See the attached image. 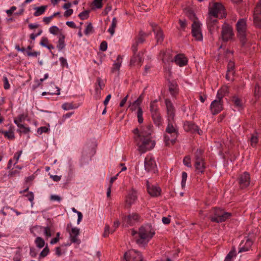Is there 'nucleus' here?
<instances>
[{"instance_id": "a211bd4d", "label": "nucleus", "mask_w": 261, "mask_h": 261, "mask_svg": "<svg viewBox=\"0 0 261 261\" xmlns=\"http://www.w3.org/2000/svg\"><path fill=\"white\" fill-rule=\"evenodd\" d=\"M173 61L177 65L180 67L184 66L188 63L187 58L184 54H179L176 55L173 59Z\"/></svg>"}, {"instance_id": "aec40b11", "label": "nucleus", "mask_w": 261, "mask_h": 261, "mask_svg": "<svg viewBox=\"0 0 261 261\" xmlns=\"http://www.w3.org/2000/svg\"><path fill=\"white\" fill-rule=\"evenodd\" d=\"M209 11H213L215 13V16L218 17V14L224 13V7L221 3H216L210 8Z\"/></svg>"}, {"instance_id": "ddd939ff", "label": "nucleus", "mask_w": 261, "mask_h": 261, "mask_svg": "<svg viewBox=\"0 0 261 261\" xmlns=\"http://www.w3.org/2000/svg\"><path fill=\"white\" fill-rule=\"evenodd\" d=\"M254 24L261 28V1L257 3L253 15Z\"/></svg>"}, {"instance_id": "4d7b16f0", "label": "nucleus", "mask_w": 261, "mask_h": 261, "mask_svg": "<svg viewBox=\"0 0 261 261\" xmlns=\"http://www.w3.org/2000/svg\"><path fill=\"white\" fill-rule=\"evenodd\" d=\"M184 164L188 167H191V158L189 156H186L183 160Z\"/></svg>"}, {"instance_id": "49530a36", "label": "nucleus", "mask_w": 261, "mask_h": 261, "mask_svg": "<svg viewBox=\"0 0 261 261\" xmlns=\"http://www.w3.org/2000/svg\"><path fill=\"white\" fill-rule=\"evenodd\" d=\"M2 133L4 134L5 137L10 140H13L15 138L14 134L13 131H2Z\"/></svg>"}, {"instance_id": "c85d7f7f", "label": "nucleus", "mask_w": 261, "mask_h": 261, "mask_svg": "<svg viewBox=\"0 0 261 261\" xmlns=\"http://www.w3.org/2000/svg\"><path fill=\"white\" fill-rule=\"evenodd\" d=\"M150 34V33H145L142 31H140L138 36L137 37H136L135 40L139 44H142L145 41V38L149 36Z\"/></svg>"}, {"instance_id": "6e6552de", "label": "nucleus", "mask_w": 261, "mask_h": 261, "mask_svg": "<svg viewBox=\"0 0 261 261\" xmlns=\"http://www.w3.org/2000/svg\"><path fill=\"white\" fill-rule=\"evenodd\" d=\"M137 199V192L133 188L130 190L126 196L124 207L129 208Z\"/></svg>"}, {"instance_id": "39448f33", "label": "nucleus", "mask_w": 261, "mask_h": 261, "mask_svg": "<svg viewBox=\"0 0 261 261\" xmlns=\"http://www.w3.org/2000/svg\"><path fill=\"white\" fill-rule=\"evenodd\" d=\"M212 212L213 215L210 217L211 221L218 223L224 222L231 216V213L220 208H215Z\"/></svg>"}, {"instance_id": "6ab92c4d", "label": "nucleus", "mask_w": 261, "mask_h": 261, "mask_svg": "<svg viewBox=\"0 0 261 261\" xmlns=\"http://www.w3.org/2000/svg\"><path fill=\"white\" fill-rule=\"evenodd\" d=\"M147 189L148 193L151 196L156 197L160 195L161 191L160 188L153 185L150 186L148 181H147Z\"/></svg>"}, {"instance_id": "c03bdc74", "label": "nucleus", "mask_w": 261, "mask_h": 261, "mask_svg": "<svg viewBox=\"0 0 261 261\" xmlns=\"http://www.w3.org/2000/svg\"><path fill=\"white\" fill-rule=\"evenodd\" d=\"M77 106H74L72 103L66 102L62 105V108L65 110H70L73 109L77 108Z\"/></svg>"}, {"instance_id": "a878e982", "label": "nucleus", "mask_w": 261, "mask_h": 261, "mask_svg": "<svg viewBox=\"0 0 261 261\" xmlns=\"http://www.w3.org/2000/svg\"><path fill=\"white\" fill-rule=\"evenodd\" d=\"M104 86L105 83L103 80L100 77H97L95 87V92L97 94H99L100 93V90L104 87Z\"/></svg>"}, {"instance_id": "4c0bfd02", "label": "nucleus", "mask_w": 261, "mask_h": 261, "mask_svg": "<svg viewBox=\"0 0 261 261\" xmlns=\"http://www.w3.org/2000/svg\"><path fill=\"white\" fill-rule=\"evenodd\" d=\"M43 227L41 226H35L31 229V233L33 234L34 236H36L37 234H40L43 232Z\"/></svg>"}, {"instance_id": "423d86ee", "label": "nucleus", "mask_w": 261, "mask_h": 261, "mask_svg": "<svg viewBox=\"0 0 261 261\" xmlns=\"http://www.w3.org/2000/svg\"><path fill=\"white\" fill-rule=\"evenodd\" d=\"M238 36L242 43L244 45L246 42V20L244 18L240 19L236 24Z\"/></svg>"}, {"instance_id": "c756f323", "label": "nucleus", "mask_w": 261, "mask_h": 261, "mask_svg": "<svg viewBox=\"0 0 261 261\" xmlns=\"http://www.w3.org/2000/svg\"><path fill=\"white\" fill-rule=\"evenodd\" d=\"M65 36L64 34H60V36L58 37L59 40L58 41L57 47L59 50H61L65 46Z\"/></svg>"}, {"instance_id": "5fc2aeb1", "label": "nucleus", "mask_w": 261, "mask_h": 261, "mask_svg": "<svg viewBox=\"0 0 261 261\" xmlns=\"http://www.w3.org/2000/svg\"><path fill=\"white\" fill-rule=\"evenodd\" d=\"M234 67V62H232V61H230L228 63V67H227V71L231 72V74H233V73H234V71H233Z\"/></svg>"}, {"instance_id": "79ce46f5", "label": "nucleus", "mask_w": 261, "mask_h": 261, "mask_svg": "<svg viewBox=\"0 0 261 261\" xmlns=\"http://www.w3.org/2000/svg\"><path fill=\"white\" fill-rule=\"evenodd\" d=\"M50 85L51 87H55V89H49L48 91L47 92V93L50 95H60V89L59 87L55 86L54 83H51L50 84Z\"/></svg>"}, {"instance_id": "4468645a", "label": "nucleus", "mask_w": 261, "mask_h": 261, "mask_svg": "<svg viewBox=\"0 0 261 261\" xmlns=\"http://www.w3.org/2000/svg\"><path fill=\"white\" fill-rule=\"evenodd\" d=\"M238 182L241 188L243 189L247 187L250 182L249 174L247 172H244L241 174L238 178Z\"/></svg>"}, {"instance_id": "f3484780", "label": "nucleus", "mask_w": 261, "mask_h": 261, "mask_svg": "<svg viewBox=\"0 0 261 261\" xmlns=\"http://www.w3.org/2000/svg\"><path fill=\"white\" fill-rule=\"evenodd\" d=\"M139 254H141V253L135 250H130L124 253L123 257L126 261L136 260L138 259Z\"/></svg>"}, {"instance_id": "69168bd1", "label": "nucleus", "mask_w": 261, "mask_h": 261, "mask_svg": "<svg viewBox=\"0 0 261 261\" xmlns=\"http://www.w3.org/2000/svg\"><path fill=\"white\" fill-rule=\"evenodd\" d=\"M49 130V128L46 126L40 127L38 128L37 133L39 134H41L43 133H47Z\"/></svg>"}, {"instance_id": "052dcab7", "label": "nucleus", "mask_w": 261, "mask_h": 261, "mask_svg": "<svg viewBox=\"0 0 261 261\" xmlns=\"http://www.w3.org/2000/svg\"><path fill=\"white\" fill-rule=\"evenodd\" d=\"M88 16H89V11H84L80 13L79 15V16L82 20L87 19L88 17Z\"/></svg>"}, {"instance_id": "cd10ccee", "label": "nucleus", "mask_w": 261, "mask_h": 261, "mask_svg": "<svg viewBox=\"0 0 261 261\" xmlns=\"http://www.w3.org/2000/svg\"><path fill=\"white\" fill-rule=\"evenodd\" d=\"M150 34V33H145L142 31H140L138 36L137 37H136L135 40L139 44H142L145 41V38L149 36Z\"/></svg>"}, {"instance_id": "bb28decb", "label": "nucleus", "mask_w": 261, "mask_h": 261, "mask_svg": "<svg viewBox=\"0 0 261 261\" xmlns=\"http://www.w3.org/2000/svg\"><path fill=\"white\" fill-rule=\"evenodd\" d=\"M160 57L162 59V61L164 62H173V59H172L170 53L169 51H162L161 52L160 54Z\"/></svg>"}, {"instance_id": "864d4df0", "label": "nucleus", "mask_w": 261, "mask_h": 261, "mask_svg": "<svg viewBox=\"0 0 261 261\" xmlns=\"http://www.w3.org/2000/svg\"><path fill=\"white\" fill-rule=\"evenodd\" d=\"M43 232L44 233V234L45 236L47 238L51 237V231L50 228L49 227H43Z\"/></svg>"}, {"instance_id": "8fccbe9b", "label": "nucleus", "mask_w": 261, "mask_h": 261, "mask_svg": "<svg viewBox=\"0 0 261 261\" xmlns=\"http://www.w3.org/2000/svg\"><path fill=\"white\" fill-rule=\"evenodd\" d=\"M258 142V137L256 135H252L250 138V143L251 146L254 147Z\"/></svg>"}, {"instance_id": "dca6fc26", "label": "nucleus", "mask_w": 261, "mask_h": 261, "mask_svg": "<svg viewBox=\"0 0 261 261\" xmlns=\"http://www.w3.org/2000/svg\"><path fill=\"white\" fill-rule=\"evenodd\" d=\"M165 104L167 108L168 120H171V119H174L175 109L171 100L166 99L165 100Z\"/></svg>"}, {"instance_id": "09e8293b", "label": "nucleus", "mask_w": 261, "mask_h": 261, "mask_svg": "<svg viewBox=\"0 0 261 261\" xmlns=\"http://www.w3.org/2000/svg\"><path fill=\"white\" fill-rule=\"evenodd\" d=\"M115 231V229L110 230V226L108 225H106L105 227L104 232L103 233V236L104 237H107L109 236L110 233H112Z\"/></svg>"}, {"instance_id": "c9c22d12", "label": "nucleus", "mask_w": 261, "mask_h": 261, "mask_svg": "<svg viewBox=\"0 0 261 261\" xmlns=\"http://www.w3.org/2000/svg\"><path fill=\"white\" fill-rule=\"evenodd\" d=\"M49 32L51 34L58 36V37L60 36V34H64L62 30L59 29V28L56 25L50 27Z\"/></svg>"}, {"instance_id": "de8ad7c7", "label": "nucleus", "mask_w": 261, "mask_h": 261, "mask_svg": "<svg viewBox=\"0 0 261 261\" xmlns=\"http://www.w3.org/2000/svg\"><path fill=\"white\" fill-rule=\"evenodd\" d=\"M138 122L140 124L143 122V111L141 108H138V111L137 112Z\"/></svg>"}, {"instance_id": "13d9d810", "label": "nucleus", "mask_w": 261, "mask_h": 261, "mask_svg": "<svg viewBox=\"0 0 261 261\" xmlns=\"http://www.w3.org/2000/svg\"><path fill=\"white\" fill-rule=\"evenodd\" d=\"M246 244L248 245V247H242L240 248L239 252H244L248 250L249 247L252 244V242L249 240H247L246 241Z\"/></svg>"}, {"instance_id": "1a4fd4ad", "label": "nucleus", "mask_w": 261, "mask_h": 261, "mask_svg": "<svg viewBox=\"0 0 261 261\" xmlns=\"http://www.w3.org/2000/svg\"><path fill=\"white\" fill-rule=\"evenodd\" d=\"M200 23L199 21H194L192 24V34L193 37L197 41L202 40Z\"/></svg>"}, {"instance_id": "7ed1b4c3", "label": "nucleus", "mask_w": 261, "mask_h": 261, "mask_svg": "<svg viewBox=\"0 0 261 261\" xmlns=\"http://www.w3.org/2000/svg\"><path fill=\"white\" fill-rule=\"evenodd\" d=\"M154 233V231L151 225L142 226L139 229V238L136 240V243L139 245L147 244Z\"/></svg>"}, {"instance_id": "2eb2a0df", "label": "nucleus", "mask_w": 261, "mask_h": 261, "mask_svg": "<svg viewBox=\"0 0 261 261\" xmlns=\"http://www.w3.org/2000/svg\"><path fill=\"white\" fill-rule=\"evenodd\" d=\"M150 25L152 28V31L155 35L156 42L158 43H161L164 40V35L161 28L154 22H150Z\"/></svg>"}, {"instance_id": "e2e57ef3", "label": "nucleus", "mask_w": 261, "mask_h": 261, "mask_svg": "<svg viewBox=\"0 0 261 261\" xmlns=\"http://www.w3.org/2000/svg\"><path fill=\"white\" fill-rule=\"evenodd\" d=\"M169 91L172 95L174 96L177 93L176 86L171 85L169 87Z\"/></svg>"}, {"instance_id": "680f3d73", "label": "nucleus", "mask_w": 261, "mask_h": 261, "mask_svg": "<svg viewBox=\"0 0 261 261\" xmlns=\"http://www.w3.org/2000/svg\"><path fill=\"white\" fill-rule=\"evenodd\" d=\"M187 178V174L185 172H183L182 173V180H181V187L182 188H184L186 186V182Z\"/></svg>"}, {"instance_id": "72a5a7b5", "label": "nucleus", "mask_w": 261, "mask_h": 261, "mask_svg": "<svg viewBox=\"0 0 261 261\" xmlns=\"http://www.w3.org/2000/svg\"><path fill=\"white\" fill-rule=\"evenodd\" d=\"M157 100H154L151 101L149 106V110L151 114L159 112V109L157 105Z\"/></svg>"}, {"instance_id": "338daca9", "label": "nucleus", "mask_w": 261, "mask_h": 261, "mask_svg": "<svg viewBox=\"0 0 261 261\" xmlns=\"http://www.w3.org/2000/svg\"><path fill=\"white\" fill-rule=\"evenodd\" d=\"M139 44L135 40V42L132 44V49L134 54H136L137 53L138 46H139Z\"/></svg>"}, {"instance_id": "774afa93", "label": "nucleus", "mask_w": 261, "mask_h": 261, "mask_svg": "<svg viewBox=\"0 0 261 261\" xmlns=\"http://www.w3.org/2000/svg\"><path fill=\"white\" fill-rule=\"evenodd\" d=\"M207 27L210 30V31L211 32H212L214 31L215 30H217L218 29V26L217 25V23H212L211 26L210 25H207Z\"/></svg>"}, {"instance_id": "393cba45", "label": "nucleus", "mask_w": 261, "mask_h": 261, "mask_svg": "<svg viewBox=\"0 0 261 261\" xmlns=\"http://www.w3.org/2000/svg\"><path fill=\"white\" fill-rule=\"evenodd\" d=\"M151 116L154 124L156 126H159L162 124V118L160 113V112L151 114Z\"/></svg>"}, {"instance_id": "473e14b6", "label": "nucleus", "mask_w": 261, "mask_h": 261, "mask_svg": "<svg viewBox=\"0 0 261 261\" xmlns=\"http://www.w3.org/2000/svg\"><path fill=\"white\" fill-rule=\"evenodd\" d=\"M47 8V6H41L39 7H35L34 10L35 12L34 13L35 16H38L43 14Z\"/></svg>"}, {"instance_id": "58836bf2", "label": "nucleus", "mask_w": 261, "mask_h": 261, "mask_svg": "<svg viewBox=\"0 0 261 261\" xmlns=\"http://www.w3.org/2000/svg\"><path fill=\"white\" fill-rule=\"evenodd\" d=\"M203 150L200 148L197 149L194 153V161L204 160Z\"/></svg>"}, {"instance_id": "9b49d317", "label": "nucleus", "mask_w": 261, "mask_h": 261, "mask_svg": "<svg viewBox=\"0 0 261 261\" xmlns=\"http://www.w3.org/2000/svg\"><path fill=\"white\" fill-rule=\"evenodd\" d=\"M210 109L213 115L220 113L223 109L222 99L217 97V99L214 100L211 103Z\"/></svg>"}, {"instance_id": "e433bc0d", "label": "nucleus", "mask_w": 261, "mask_h": 261, "mask_svg": "<svg viewBox=\"0 0 261 261\" xmlns=\"http://www.w3.org/2000/svg\"><path fill=\"white\" fill-rule=\"evenodd\" d=\"M185 12L187 16L192 20L193 22L194 21H199L197 18L196 17L193 11L190 9L185 10Z\"/></svg>"}, {"instance_id": "5701e85b", "label": "nucleus", "mask_w": 261, "mask_h": 261, "mask_svg": "<svg viewBox=\"0 0 261 261\" xmlns=\"http://www.w3.org/2000/svg\"><path fill=\"white\" fill-rule=\"evenodd\" d=\"M184 127L186 131L192 133H196V130H198V126L189 121H187L184 123Z\"/></svg>"}, {"instance_id": "f8f14e48", "label": "nucleus", "mask_w": 261, "mask_h": 261, "mask_svg": "<svg viewBox=\"0 0 261 261\" xmlns=\"http://www.w3.org/2000/svg\"><path fill=\"white\" fill-rule=\"evenodd\" d=\"M139 216L136 213H133L128 216L123 217V225L125 227H128L133 225L135 222H137L139 219Z\"/></svg>"}, {"instance_id": "f03ea898", "label": "nucleus", "mask_w": 261, "mask_h": 261, "mask_svg": "<svg viewBox=\"0 0 261 261\" xmlns=\"http://www.w3.org/2000/svg\"><path fill=\"white\" fill-rule=\"evenodd\" d=\"M178 135V127L174 121V119L168 120V125L164 135L165 141L166 145L170 143L174 144Z\"/></svg>"}, {"instance_id": "f257e3e1", "label": "nucleus", "mask_w": 261, "mask_h": 261, "mask_svg": "<svg viewBox=\"0 0 261 261\" xmlns=\"http://www.w3.org/2000/svg\"><path fill=\"white\" fill-rule=\"evenodd\" d=\"M152 127V125L148 124L142 127L140 130L138 128L133 130L135 142L141 153H145L155 146V142L151 136L153 132Z\"/></svg>"}, {"instance_id": "0e129e2a", "label": "nucleus", "mask_w": 261, "mask_h": 261, "mask_svg": "<svg viewBox=\"0 0 261 261\" xmlns=\"http://www.w3.org/2000/svg\"><path fill=\"white\" fill-rule=\"evenodd\" d=\"M59 61L61 63V65L62 67H68V63L65 58H64V57H60L59 59Z\"/></svg>"}, {"instance_id": "412c9836", "label": "nucleus", "mask_w": 261, "mask_h": 261, "mask_svg": "<svg viewBox=\"0 0 261 261\" xmlns=\"http://www.w3.org/2000/svg\"><path fill=\"white\" fill-rule=\"evenodd\" d=\"M195 171L198 173H202L205 169V163L204 160L195 161Z\"/></svg>"}, {"instance_id": "a18cd8bd", "label": "nucleus", "mask_w": 261, "mask_h": 261, "mask_svg": "<svg viewBox=\"0 0 261 261\" xmlns=\"http://www.w3.org/2000/svg\"><path fill=\"white\" fill-rule=\"evenodd\" d=\"M94 31L93 28L92 27V23L89 22L87 24L85 30L84 31V33L86 35H89L92 33H93Z\"/></svg>"}, {"instance_id": "20e7f679", "label": "nucleus", "mask_w": 261, "mask_h": 261, "mask_svg": "<svg viewBox=\"0 0 261 261\" xmlns=\"http://www.w3.org/2000/svg\"><path fill=\"white\" fill-rule=\"evenodd\" d=\"M96 145L95 141L87 143L83 148L82 153L81 162L82 164L88 163L91 157L95 153Z\"/></svg>"}, {"instance_id": "b1692460", "label": "nucleus", "mask_w": 261, "mask_h": 261, "mask_svg": "<svg viewBox=\"0 0 261 261\" xmlns=\"http://www.w3.org/2000/svg\"><path fill=\"white\" fill-rule=\"evenodd\" d=\"M217 17L218 16H215V13L213 12V11H209L208 16L206 20L207 24L211 26L212 23H217Z\"/></svg>"}, {"instance_id": "603ef678", "label": "nucleus", "mask_w": 261, "mask_h": 261, "mask_svg": "<svg viewBox=\"0 0 261 261\" xmlns=\"http://www.w3.org/2000/svg\"><path fill=\"white\" fill-rule=\"evenodd\" d=\"M49 249L47 247H45L39 254V258H43L47 255L49 253Z\"/></svg>"}, {"instance_id": "a19ab883", "label": "nucleus", "mask_w": 261, "mask_h": 261, "mask_svg": "<svg viewBox=\"0 0 261 261\" xmlns=\"http://www.w3.org/2000/svg\"><path fill=\"white\" fill-rule=\"evenodd\" d=\"M117 20L116 18L114 17L112 22L111 23V25L110 28L108 29V32L111 34V36H113L115 33V29L117 26Z\"/></svg>"}, {"instance_id": "0eeeda50", "label": "nucleus", "mask_w": 261, "mask_h": 261, "mask_svg": "<svg viewBox=\"0 0 261 261\" xmlns=\"http://www.w3.org/2000/svg\"><path fill=\"white\" fill-rule=\"evenodd\" d=\"M144 167L147 172L155 173L156 171V164L154 158L151 154H148L144 161Z\"/></svg>"}, {"instance_id": "6e6d98bb", "label": "nucleus", "mask_w": 261, "mask_h": 261, "mask_svg": "<svg viewBox=\"0 0 261 261\" xmlns=\"http://www.w3.org/2000/svg\"><path fill=\"white\" fill-rule=\"evenodd\" d=\"M18 130L22 133L28 134L30 132V128L29 127L25 126L23 124Z\"/></svg>"}, {"instance_id": "f704fd0d", "label": "nucleus", "mask_w": 261, "mask_h": 261, "mask_svg": "<svg viewBox=\"0 0 261 261\" xmlns=\"http://www.w3.org/2000/svg\"><path fill=\"white\" fill-rule=\"evenodd\" d=\"M232 101L234 103L235 107L239 110L242 108L243 102L242 100L237 96H233L232 97Z\"/></svg>"}, {"instance_id": "7c9ffc66", "label": "nucleus", "mask_w": 261, "mask_h": 261, "mask_svg": "<svg viewBox=\"0 0 261 261\" xmlns=\"http://www.w3.org/2000/svg\"><path fill=\"white\" fill-rule=\"evenodd\" d=\"M142 62V57L140 56V53L136 54H134L133 57L130 60V63L131 65L139 64Z\"/></svg>"}, {"instance_id": "9d476101", "label": "nucleus", "mask_w": 261, "mask_h": 261, "mask_svg": "<svg viewBox=\"0 0 261 261\" xmlns=\"http://www.w3.org/2000/svg\"><path fill=\"white\" fill-rule=\"evenodd\" d=\"M233 33L232 28L227 24H224L222 27V38L223 41H228L232 38Z\"/></svg>"}, {"instance_id": "bf43d9fd", "label": "nucleus", "mask_w": 261, "mask_h": 261, "mask_svg": "<svg viewBox=\"0 0 261 261\" xmlns=\"http://www.w3.org/2000/svg\"><path fill=\"white\" fill-rule=\"evenodd\" d=\"M102 0H94L93 2V5L97 9H100L102 7Z\"/></svg>"}, {"instance_id": "4be33fe9", "label": "nucleus", "mask_w": 261, "mask_h": 261, "mask_svg": "<svg viewBox=\"0 0 261 261\" xmlns=\"http://www.w3.org/2000/svg\"><path fill=\"white\" fill-rule=\"evenodd\" d=\"M79 233V228L74 227L71 229V231L70 232V238L72 243H76L77 244L80 243V241L77 238Z\"/></svg>"}, {"instance_id": "ea45409f", "label": "nucleus", "mask_w": 261, "mask_h": 261, "mask_svg": "<svg viewBox=\"0 0 261 261\" xmlns=\"http://www.w3.org/2000/svg\"><path fill=\"white\" fill-rule=\"evenodd\" d=\"M121 57L120 55H119L117 59V62L114 63V64H113V67L112 68V72H114L119 70V68L121 64Z\"/></svg>"}, {"instance_id": "3c124183", "label": "nucleus", "mask_w": 261, "mask_h": 261, "mask_svg": "<svg viewBox=\"0 0 261 261\" xmlns=\"http://www.w3.org/2000/svg\"><path fill=\"white\" fill-rule=\"evenodd\" d=\"M49 44V41L47 37H42L40 45L43 47H46Z\"/></svg>"}, {"instance_id": "37998d69", "label": "nucleus", "mask_w": 261, "mask_h": 261, "mask_svg": "<svg viewBox=\"0 0 261 261\" xmlns=\"http://www.w3.org/2000/svg\"><path fill=\"white\" fill-rule=\"evenodd\" d=\"M35 244L38 248H41L44 247L45 242L44 240L40 237H37L35 241Z\"/></svg>"}, {"instance_id": "2f4dec72", "label": "nucleus", "mask_w": 261, "mask_h": 261, "mask_svg": "<svg viewBox=\"0 0 261 261\" xmlns=\"http://www.w3.org/2000/svg\"><path fill=\"white\" fill-rule=\"evenodd\" d=\"M228 93V87L227 86L222 87L217 92V97L222 99L223 97Z\"/></svg>"}]
</instances>
